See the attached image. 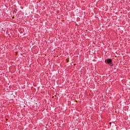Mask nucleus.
I'll use <instances>...</instances> for the list:
<instances>
[{
  "label": "nucleus",
  "instance_id": "f257e3e1",
  "mask_svg": "<svg viewBox=\"0 0 130 130\" xmlns=\"http://www.w3.org/2000/svg\"><path fill=\"white\" fill-rule=\"evenodd\" d=\"M105 62L106 63H108L111 67L113 66V63H112V60L111 59H107L105 60Z\"/></svg>",
  "mask_w": 130,
  "mask_h": 130
},
{
  "label": "nucleus",
  "instance_id": "f03ea898",
  "mask_svg": "<svg viewBox=\"0 0 130 130\" xmlns=\"http://www.w3.org/2000/svg\"><path fill=\"white\" fill-rule=\"evenodd\" d=\"M18 11L17 9H15L14 11H13V13H17V11Z\"/></svg>",
  "mask_w": 130,
  "mask_h": 130
}]
</instances>
